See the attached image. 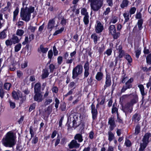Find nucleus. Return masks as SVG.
Returning <instances> with one entry per match:
<instances>
[{"instance_id":"1","label":"nucleus","mask_w":151,"mask_h":151,"mask_svg":"<svg viewBox=\"0 0 151 151\" xmlns=\"http://www.w3.org/2000/svg\"><path fill=\"white\" fill-rule=\"evenodd\" d=\"M15 139V137L13 133L8 132L3 139L2 144L6 147H12L16 144Z\"/></svg>"},{"instance_id":"2","label":"nucleus","mask_w":151,"mask_h":151,"mask_svg":"<svg viewBox=\"0 0 151 151\" xmlns=\"http://www.w3.org/2000/svg\"><path fill=\"white\" fill-rule=\"evenodd\" d=\"M34 7H30L28 8H22L20 12V17L25 22H28L30 19L31 14L34 12Z\"/></svg>"},{"instance_id":"3","label":"nucleus","mask_w":151,"mask_h":151,"mask_svg":"<svg viewBox=\"0 0 151 151\" xmlns=\"http://www.w3.org/2000/svg\"><path fill=\"white\" fill-rule=\"evenodd\" d=\"M104 0H88L91 2V9L94 11H97L102 7Z\"/></svg>"},{"instance_id":"4","label":"nucleus","mask_w":151,"mask_h":151,"mask_svg":"<svg viewBox=\"0 0 151 151\" xmlns=\"http://www.w3.org/2000/svg\"><path fill=\"white\" fill-rule=\"evenodd\" d=\"M83 71V66L81 65H78L73 70L72 78L75 79L78 76L81 74Z\"/></svg>"},{"instance_id":"5","label":"nucleus","mask_w":151,"mask_h":151,"mask_svg":"<svg viewBox=\"0 0 151 151\" xmlns=\"http://www.w3.org/2000/svg\"><path fill=\"white\" fill-rule=\"evenodd\" d=\"M35 93V94L33 97L34 100L37 101L38 102H42L43 99L42 92Z\"/></svg>"},{"instance_id":"6","label":"nucleus","mask_w":151,"mask_h":151,"mask_svg":"<svg viewBox=\"0 0 151 151\" xmlns=\"http://www.w3.org/2000/svg\"><path fill=\"white\" fill-rule=\"evenodd\" d=\"M132 105L129 102L125 106L122 108L123 111L125 113L129 112L131 113L132 109Z\"/></svg>"},{"instance_id":"7","label":"nucleus","mask_w":151,"mask_h":151,"mask_svg":"<svg viewBox=\"0 0 151 151\" xmlns=\"http://www.w3.org/2000/svg\"><path fill=\"white\" fill-rule=\"evenodd\" d=\"M80 145V144L78 143L76 140L75 139L73 140L68 145L69 148L70 149L78 148Z\"/></svg>"},{"instance_id":"8","label":"nucleus","mask_w":151,"mask_h":151,"mask_svg":"<svg viewBox=\"0 0 151 151\" xmlns=\"http://www.w3.org/2000/svg\"><path fill=\"white\" fill-rule=\"evenodd\" d=\"M108 124L110 125L109 128L110 130H113L116 126L114 117H111L109 119Z\"/></svg>"},{"instance_id":"9","label":"nucleus","mask_w":151,"mask_h":151,"mask_svg":"<svg viewBox=\"0 0 151 151\" xmlns=\"http://www.w3.org/2000/svg\"><path fill=\"white\" fill-rule=\"evenodd\" d=\"M74 119L73 120V127H76L80 124V119L78 118V117L76 116H75L73 117Z\"/></svg>"},{"instance_id":"10","label":"nucleus","mask_w":151,"mask_h":151,"mask_svg":"<svg viewBox=\"0 0 151 151\" xmlns=\"http://www.w3.org/2000/svg\"><path fill=\"white\" fill-rule=\"evenodd\" d=\"M97 24L95 26V31L97 33L101 32L103 29V26L99 22H97Z\"/></svg>"},{"instance_id":"11","label":"nucleus","mask_w":151,"mask_h":151,"mask_svg":"<svg viewBox=\"0 0 151 151\" xmlns=\"http://www.w3.org/2000/svg\"><path fill=\"white\" fill-rule=\"evenodd\" d=\"M111 78L110 75L107 74L106 78L105 84L104 88H106V87H109L111 84Z\"/></svg>"},{"instance_id":"12","label":"nucleus","mask_w":151,"mask_h":151,"mask_svg":"<svg viewBox=\"0 0 151 151\" xmlns=\"http://www.w3.org/2000/svg\"><path fill=\"white\" fill-rule=\"evenodd\" d=\"M91 112L92 114V118L93 120H94L97 116V111L95 109L94 105L92 104L91 106Z\"/></svg>"},{"instance_id":"13","label":"nucleus","mask_w":151,"mask_h":151,"mask_svg":"<svg viewBox=\"0 0 151 151\" xmlns=\"http://www.w3.org/2000/svg\"><path fill=\"white\" fill-rule=\"evenodd\" d=\"M151 136V135L150 133H146L145 134L142 139V142L146 143L148 144L149 142V138Z\"/></svg>"},{"instance_id":"14","label":"nucleus","mask_w":151,"mask_h":151,"mask_svg":"<svg viewBox=\"0 0 151 151\" xmlns=\"http://www.w3.org/2000/svg\"><path fill=\"white\" fill-rule=\"evenodd\" d=\"M55 21L53 19L50 20L48 24L47 28L51 30L54 27Z\"/></svg>"},{"instance_id":"15","label":"nucleus","mask_w":151,"mask_h":151,"mask_svg":"<svg viewBox=\"0 0 151 151\" xmlns=\"http://www.w3.org/2000/svg\"><path fill=\"white\" fill-rule=\"evenodd\" d=\"M138 87L139 88L141 93L142 96H144L146 95V93L145 91L144 86L142 85H138Z\"/></svg>"},{"instance_id":"16","label":"nucleus","mask_w":151,"mask_h":151,"mask_svg":"<svg viewBox=\"0 0 151 151\" xmlns=\"http://www.w3.org/2000/svg\"><path fill=\"white\" fill-rule=\"evenodd\" d=\"M41 85L40 83H36L34 87L35 93L41 92L40 91Z\"/></svg>"},{"instance_id":"17","label":"nucleus","mask_w":151,"mask_h":151,"mask_svg":"<svg viewBox=\"0 0 151 151\" xmlns=\"http://www.w3.org/2000/svg\"><path fill=\"white\" fill-rule=\"evenodd\" d=\"M140 116L137 114H135L133 116L132 120L135 122H137L140 119Z\"/></svg>"},{"instance_id":"18","label":"nucleus","mask_w":151,"mask_h":151,"mask_svg":"<svg viewBox=\"0 0 151 151\" xmlns=\"http://www.w3.org/2000/svg\"><path fill=\"white\" fill-rule=\"evenodd\" d=\"M148 144L142 142L140 144V147L139 149V151H143L146 147Z\"/></svg>"},{"instance_id":"19","label":"nucleus","mask_w":151,"mask_h":151,"mask_svg":"<svg viewBox=\"0 0 151 151\" xmlns=\"http://www.w3.org/2000/svg\"><path fill=\"white\" fill-rule=\"evenodd\" d=\"M103 76V74L102 73L98 72L96 75V78L98 81H100L102 79Z\"/></svg>"},{"instance_id":"20","label":"nucleus","mask_w":151,"mask_h":151,"mask_svg":"<svg viewBox=\"0 0 151 151\" xmlns=\"http://www.w3.org/2000/svg\"><path fill=\"white\" fill-rule=\"evenodd\" d=\"M74 139L75 140H78L79 142H81L83 140L82 136L79 134H77L75 136Z\"/></svg>"},{"instance_id":"21","label":"nucleus","mask_w":151,"mask_h":151,"mask_svg":"<svg viewBox=\"0 0 151 151\" xmlns=\"http://www.w3.org/2000/svg\"><path fill=\"white\" fill-rule=\"evenodd\" d=\"M12 40L14 44L18 43L20 41V40L18 38V37L15 35H13V36Z\"/></svg>"},{"instance_id":"22","label":"nucleus","mask_w":151,"mask_h":151,"mask_svg":"<svg viewBox=\"0 0 151 151\" xmlns=\"http://www.w3.org/2000/svg\"><path fill=\"white\" fill-rule=\"evenodd\" d=\"M109 30L110 33L112 35H114L116 33V29L114 25H111L109 27Z\"/></svg>"},{"instance_id":"23","label":"nucleus","mask_w":151,"mask_h":151,"mask_svg":"<svg viewBox=\"0 0 151 151\" xmlns=\"http://www.w3.org/2000/svg\"><path fill=\"white\" fill-rule=\"evenodd\" d=\"M129 2L128 0H123L120 5L121 7L122 8H124L125 7H127L129 4Z\"/></svg>"},{"instance_id":"24","label":"nucleus","mask_w":151,"mask_h":151,"mask_svg":"<svg viewBox=\"0 0 151 151\" xmlns=\"http://www.w3.org/2000/svg\"><path fill=\"white\" fill-rule=\"evenodd\" d=\"M108 140L110 142L112 141L114 138V134L111 131L108 132Z\"/></svg>"},{"instance_id":"25","label":"nucleus","mask_w":151,"mask_h":151,"mask_svg":"<svg viewBox=\"0 0 151 151\" xmlns=\"http://www.w3.org/2000/svg\"><path fill=\"white\" fill-rule=\"evenodd\" d=\"M140 130V127L139 124L136 125L135 129V132L134 134L135 135H137L139 132Z\"/></svg>"},{"instance_id":"26","label":"nucleus","mask_w":151,"mask_h":151,"mask_svg":"<svg viewBox=\"0 0 151 151\" xmlns=\"http://www.w3.org/2000/svg\"><path fill=\"white\" fill-rule=\"evenodd\" d=\"M138 100V97L137 95H135L134 96L133 99L129 102L131 104H132L133 105L134 104L137 102Z\"/></svg>"},{"instance_id":"27","label":"nucleus","mask_w":151,"mask_h":151,"mask_svg":"<svg viewBox=\"0 0 151 151\" xmlns=\"http://www.w3.org/2000/svg\"><path fill=\"white\" fill-rule=\"evenodd\" d=\"M6 30L4 29L0 33V37L1 39H3L6 37Z\"/></svg>"},{"instance_id":"28","label":"nucleus","mask_w":151,"mask_h":151,"mask_svg":"<svg viewBox=\"0 0 151 151\" xmlns=\"http://www.w3.org/2000/svg\"><path fill=\"white\" fill-rule=\"evenodd\" d=\"M91 38L93 40L95 44H96L98 40L97 36L95 34H93L91 35Z\"/></svg>"},{"instance_id":"29","label":"nucleus","mask_w":151,"mask_h":151,"mask_svg":"<svg viewBox=\"0 0 151 151\" xmlns=\"http://www.w3.org/2000/svg\"><path fill=\"white\" fill-rule=\"evenodd\" d=\"M40 50L42 52L45 53L48 51V48H44L43 46L42 45H41L40 46V49H38L39 51Z\"/></svg>"},{"instance_id":"30","label":"nucleus","mask_w":151,"mask_h":151,"mask_svg":"<svg viewBox=\"0 0 151 151\" xmlns=\"http://www.w3.org/2000/svg\"><path fill=\"white\" fill-rule=\"evenodd\" d=\"M19 13V9L17 8L15 10L14 12V16L13 18V21H15L16 20V17L17 15Z\"/></svg>"},{"instance_id":"31","label":"nucleus","mask_w":151,"mask_h":151,"mask_svg":"<svg viewBox=\"0 0 151 151\" xmlns=\"http://www.w3.org/2000/svg\"><path fill=\"white\" fill-rule=\"evenodd\" d=\"M129 78L128 76H126L125 74H124L122 76L121 82L122 83H125L126 81H127L128 79Z\"/></svg>"},{"instance_id":"32","label":"nucleus","mask_w":151,"mask_h":151,"mask_svg":"<svg viewBox=\"0 0 151 151\" xmlns=\"http://www.w3.org/2000/svg\"><path fill=\"white\" fill-rule=\"evenodd\" d=\"M124 58L127 60L128 62L131 63L132 61V59L131 56L128 54H126L124 55Z\"/></svg>"},{"instance_id":"33","label":"nucleus","mask_w":151,"mask_h":151,"mask_svg":"<svg viewBox=\"0 0 151 151\" xmlns=\"http://www.w3.org/2000/svg\"><path fill=\"white\" fill-rule=\"evenodd\" d=\"M24 33V30L22 29H18L17 31L16 35L21 37L23 35Z\"/></svg>"},{"instance_id":"34","label":"nucleus","mask_w":151,"mask_h":151,"mask_svg":"<svg viewBox=\"0 0 151 151\" xmlns=\"http://www.w3.org/2000/svg\"><path fill=\"white\" fill-rule=\"evenodd\" d=\"M21 46L22 45L21 43H19L16 45L14 47L15 51L16 52L19 51L21 49Z\"/></svg>"},{"instance_id":"35","label":"nucleus","mask_w":151,"mask_h":151,"mask_svg":"<svg viewBox=\"0 0 151 151\" xmlns=\"http://www.w3.org/2000/svg\"><path fill=\"white\" fill-rule=\"evenodd\" d=\"M11 86L10 83H5L4 86V89L7 90H9Z\"/></svg>"},{"instance_id":"36","label":"nucleus","mask_w":151,"mask_h":151,"mask_svg":"<svg viewBox=\"0 0 151 151\" xmlns=\"http://www.w3.org/2000/svg\"><path fill=\"white\" fill-rule=\"evenodd\" d=\"M81 14L85 15V16H88V13L87 12L86 9L85 8H83L81 10Z\"/></svg>"},{"instance_id":"37","label":"nucleus","mask_w":151,"mask_h":151,"mask_svg":"<svg viewBox=\"0 0 151 151\" xmlns=\"http://www.w3.org/2000/svg\"><path fill=\"white\" fill-rule=\"evenodd\" d=\"M143 23V20L142 19H140L138 20L137 23L138 27L139 30H141L142 28V26Z\"/></svg>"},{"instance_id":"38","label":"nucleus","mask_w":151,"mask_h":151,"mask_svg":"<svg viewBox=\"0 0 151 151\" xmlns=\"http://www.w3.org/2000/svg\"><path fill=\"white\" fill-rule=\"evenodd\" d=\"M63 27L61 28L60 29L56 31L53 34V35H55L61 33L64 30Z\"/></svg>"},{"instance_id":"39","label":"nucleus","mask_w":151,"mask_h":151,"mask_svg":"<svg viewBox=\"0 0 151 151\" xmlns=\"http://www.w3.org/2000/svg\"><path fill=\"white\" fill-rule=\"evenodd\" d=\"M146 61L147 63L151 64V53L148 55L146 57Z\"/></svg>"},{"instance_id":"40","label":"nucleus","mask_w":151,"mask_h":151,"mask_svg":"<svg viewBox=\"0 0 151 151\" xmlns=\"http://www.w3.org/2000/svg\"><path fill=\"white\" fill-rule=\"evenodd\" d=\"M89 16H85L83 18V22L86 25L88 24L89 23Z\"/></svg>"},{"instance_id":"41","label":"nucleus","mask_w":151,"mask_h":151,"mask_svg":"<svg viewBox=\"0 0 151 151\" xmlns=\"http://www.w3.org/2000/svg\"><path fill=\"white\" fill-rule=\"evenodd\" d=\"M123 16L125 19V22H127L129 19V13H125L124 14Z\"/></svg>"},{"instance_id":"42","label":"nucleus","mask_w":151,"mask_h":151,"mask_svg":"<svg viewBox=\"0 0 151 151\" xmlns=\"http://www.w3.org/2000/svg\"><path fill=\"white\" fill-rule=\"evenodd\" d=\"M12 95L13 98L16 99H18V96L17 93L15 91H13L12 92Z\"/></svg>"},{"instance_id":"43","label":"nucleus","mask_w":151,"mask_h":151,"mask_svg":"<svg viewBox=\"0 0 151 151\" xmlns=\"http://www.w3.org/2000/svg\"><path fill=\"white\" fill-rule=\"evenodd\" d=\"M52 99H46L45 100L44 102V104L46 106L52 103Z\"/></svg>"},{"instance_id":"44","label":"nucleus","mask_w":151,"mask_h":151,"mask_svg":"<svg viewBox=\"0 0 151 151\" xmlns=\"http://www.w3.org/2000/svg\"><path fill=\"white\" fill-rule=\"evenodd\" d=\"M60 108L62 111H65L66 109L65 104L64 103H63L60 105Z\"/></svg>"},{"instance_id":"45","label":"nucleus","mask_w":151,"mask_h":151,"mask_svg":"<svg viewBox=\"0 0 151 151\" xmlns=\"http://www.w3.org/2000/svg\"><path fill=\"white\" fill-rule=\"evenodd\" d=\"M55 107L56 109H57L58 107V105L60 103V101L57 98H56L55 99Z\"/></svg>"},{"instance_id":"46","label":"nucleus","mask_w":151,"mask_h":151,"mask_svg":"<svg viewBox=\"0 0 151 151\" xmlns=\"http://www.w3.org/2000/svg\"><path fill=\"white\" fill-rule=\"evenodd\" d=\"M36 28H37L35 27L30 25L28 29L30 30L31 32H35Z\"/></svg>"},{"instance_id":"47","label":"nucleus","mask_w":151,"mask_h":151,"mask_svg":"<svg viewBox=\"0 0 151 151\" xmlns=\"http://www.w3.org/2000/svg\"><path fill=\"white\" fill-rule=\"evenodd\" d=\"M5 43L7 46H11L13 43L11 40H7L5 41Z\"/></svg>"},{"instance_id":"48","label":"nucleus","mask_w":151,"mask_h":151,"mask_svg":"<svg viewBox=\"0 0 151 151\" xmlns=\"http://www.w3.org/2000/svg\"><path fill=\"white\" fill-rule=\"evenodd\" d=\"M10 107L12 109H14L15 107V104L14 102H12L10 100L9 101Z\"/></svg>"},{"instance_id":"49","label":"nucleus","mask_w":151,"mask_h":151,"mask_svg":"<svg viewBox=\"0 0 151 151\" xmlns=\"http://www.w3.org/2000/svg\"><path fill=\"white\" fill-rule=\"evenodd\" d=\"M117 20L118 18L116 17H114L111 20L110 24H111V23L115 24L117 22Z\"/></svg>"},{"instance_id":"50","label":"nucleus","mask_w":151,"mask_h":151,"mask_svg":"<svg viewBox=\"0 0 151 151\" xmlns=\"http://www.w3.org/2000/svg\"><path fill=\"white\" fill-rule=\"evenodd\" d=\"M60 137L59 135H58L57 136V138L56 139L55 142V146H57V145H58L59 144L60 142Z\"/></svg>"},{"instance_id":"51","label":"nucleus","mask_w":151,"mask_h":151,"mask_svg":"<svg viewBox=\"0 0 151 151\" xmlns=\"http://www.w3.org/2000/svg\"><path fill=\"white\" fill-rule=\"evenodd\" d=\"M130 95H130L126 94V95H123L120 98V100L123 101L125 99L128 97Z\"/></svg>"},{"instance_id":"52","label":"nucleus","mask_w":151,"mask_h":151,"mask_svg":"<svg viewBox=\"0 0 151 151\" xmlns=\"http://www.w3.org/2000/svg\"><path fill=\"white\" fill-rule=\"evenodd\" d=\"M48 73L47 71H45L43 74L42 75V78L44 79L47 77L48 76Z\"/></svg>"},{"instance_id":"53","label":"nucleus","mask_w":151,"mask_h":151,"mask_svg":"<svg viewBox=\"0 0 151 151\" xmlns=\"http://www.w3.org/2000/svg\"><path fill=\"white\" fill-rule=\"evenodd\" d=\"M136 10V8L135 7H132L130 10L129 12L131 14H134Z\"/></svg>"},{"instance_id":"54","label":"nucleus","mask_w":151,"mask_h":151,"mask_svg":"<svg viewBox=\"0 0 151 151\" xmlns=\"http://www.w3.org/2000/svg\"><path fill=\"white\" fill-rule=\"evenodd\" d=\"M63 61V58L61 56H59L58 58V64H61Z\"/></svg>"},{"instance_id":"55","label":"nucleus","mask_w":151,"mask_h":151,"mask_svg":"<svg viewBox=\"0 0 151 151\" xmlns=\"http://www.w3.org/2000/svg\"><path fill=\"white\" fill-rule=\"evenodd\" d=\"M17 74L18 77L19 78H21L23 75V73L20 70L17 71Z\"/></svg>"},{"instance_id":"56","label":"nucleus","mask_w":151,"mask_h":151,"mask_svg":"<svg viewBox=\"0 0 151 151\" xmlns=\"http://www.w3.org/2000/svg\"><path fill=\"white\" fill-rule=\"evenodd\" d=\"M30 41L29 40H29L28 37H26L24 41L22 43V44L23 45H24L28 43Z\"/></svg>"},{"instance_id":"57","label":"nucleus","mask_w":151,"mask_h":151,"mask_svg":"<svg viewBox=\"0 0 151 151\" xmlns=\"http://www.w3.org/2000/svg\"><path fill=\"white\" fill-rule=\"evenodd\" d=\"M52 55L53 53L52 51V50H50L48 52V58L51 59L52 57Z\"/></svg>"},{"instance_id":"58","label":"nucleus","mask_w":151,"mask_h":151,"mask_svg":"<svg viewBox=\"0 0 151 151\" xmlns=\"http://www.w3.org/2000/svg\"><path fill=\"white\" fill-rule=\"evenodd\" d=\"M35 105L34 104H32L31 105L29 109V111H31L33 110L35 108Z\"/></svg>"},{"instance_id":"59","label":"nucleus","mask_w":151,"mask_h":151,"mask_svg":"<svg viewBox=\"0 0 151 151\" xmlns=\"http://www.w3.org/2000/svg\"><path fill=\"white\" fill-rule=\"evenodd\" d=\"M113 35V37L114 39H117L120 35V33L119 32L115 33L114 35Z\"/></svg>"},{"instance_id":"60","label":"nucleus","mask_w":151,"mask_h":151,"mask_svg":"<svg viewBox=\"0 0 151 151\" xmlns=\"http://www.w3.org/2000/svg\"><path fill=\"white\" fill-rule=\"evenodd\" d=\"M38 140V138L37 137H35L32 139V143L33 144H36Z\"/></svg>"},{"instance_id":"61","label":"nucleus","mask_w":151,"mask_h":151,"mask_svg":"<svg viewBox=\"0 0 151 151\" xmlns=\"http://www.w3.org/2000/svg\"><path fill=\"white\" fill-rule=\"evenodd\" d=\"M49 69L50 72H53L55 68V65L52 64H51L49 66Z\"/></svg>"},{"instance_id":"62","label":"nucleus","mask_w":151,"mask_h":151,"mask_svg":"<svg viewBox=\"0 0 151 151\" xmlns=\"http://www.w3.org/2000/svg\"><path fill=\"white\" fill-rule=\"evenodd\" d=\"M61 23L63 26L65 25L66 24V20L63 18H62Z\"/></svg>"},{"instance_id":"63","label":"nucleus","mask_w":151,"mask_h":151,"mask_svg":"<svg viewBox=\"0 0 151 151\" xmlns=\"http://www.w3.org/2000/svg\"><path fill=\"white\" fill-rule=\"evenodd\" d=\"M136 53V56L137 58H138L139 56L141 53L140 50H137L135 52Z\"/></svg>"},{"instance_id":"64","label":"nucleus","mask_w":151,"mask_h":151,"mask_svg":"<svg viewBox=\"0 0 151 151\" xmlns=\"http://www.w3.org/2000/svg\"><path fill=\"white\" fill-rule=\"evenodd\" d=\"M110 12V8L109 7L107 8L105 11L104 12L103 14L105 15H106L108 14V13Z\"/></svg>"}]
</instances>
